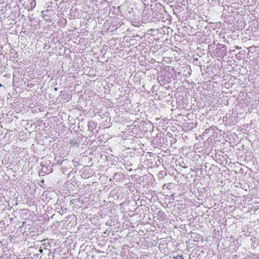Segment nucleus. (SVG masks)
I'll use <instances>...</instances> for the list:
<instances>
[{
    "label": "nucleus",
    "instance_id": "f257e3e1",
    "mask_svg": "<svg viewBox=\"0 0 259 259\" xmlns=\"http://www.w3.org/2000/svg\"><path fill=\"white\" fill-rule=\"evenodd\" d=\"M175 259H184L183 255H178L175 257Z\"/></svg>",
    "mask_w": 259,
    "mask_h": 259
},
{
    "label": "nucleus",
    "instance_id": "f03ea898",
    "mask_svg": "<svg viewBox=\"0 0 259 259\" xmlns=\"http://www.w3.org/2000/svg\"><path fill=\"white\" fill-rule=\"evenodd\" d=\"M31 7L34 8L36 6V2L35 0H32V2L31 3Z\"/></svg>",
    "mask_w": 259,
    "mask_h": 259
},
{
    "label": "nucleus",
    "instance_id": "7ed1b4c3",
    "mask_svg": "<svg viewBox=\"0 0 259 259\" xmlns=\"http://www.w3.org/2000/svg\"><path fill=\"white\" fill-rule=\"evenodd\" d=\"M69 142H70V144L72 145H74L77 144L76 142L74 140H70Z\"/></svg>",
    "mask_w": 259,
    "mask_h": 259
},
{
    "label": "nucleus",
    "instance_id": "20e7f679",
    "mask_svg": "<svg viewBox=\"0 0 259 259\" xmlns=\"http://www.w3.org/2000/svg\"><path fill=\"white\" fill-rule=\"evenodd\" d=\"M24 224H25V223H24V222L22 223V225H21V226H20L19 227V228H20V229H22V228H23V227H24Z\"/></svg>",
    "mask_w": 259,
    "mask_h": 259
},
{
    "label": "nucleus",
    "instance_id": "39448f33",
    "mask_svg": "<svg viewBox=\"0 0 259 259\" xmlns=\"http://www.w3.org/2000/svg\"><path fill=\"white\" fill-rule=\"evenodd\" d=\"M2 86L3 85L1 83H0V87H2Z\"/></svg>",
    "mask_w": 259,
    "mask_h": 259
},
{
    "label": "nucleus",
    "instance_id": "423d86ee",
    "mask_svg": "<svg viewBox=\"0 0 259 259\" xmlns=\"http://www.w3.org/2000/svg\"><path fill=\"white\" fill-rule=\"evenodd\" d=\"M237 49H239L240 48H239L238 47H237Z\"/></svg>",
    "mask_w": 259,
    "mask_h": 259
}]
</instances>
